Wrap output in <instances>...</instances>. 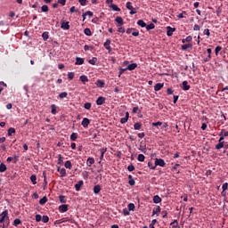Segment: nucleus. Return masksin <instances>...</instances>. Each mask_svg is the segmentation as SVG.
Listing matches in <instances>:
<instances>
[{"instance_id":"0e129e2a","label":"nucleus","mask_w":228,"mask_h":228,"mask_svg":"<svg viewBox=\"0 0 228 228\" xmlns=\"http://www.w3.org/2000/svg\"><path fill=\"white\" fill-rule=\"evenodd\" d=\"M127 170H128V172H133L134 170V165H129L127 167Z\"/></svg>"},{"instance_id":"2eb2a0df","label":"nucleus","mask_w":228,"mask_h":228,"mask_svg":"<svg viewBox=\"0 0 228 228\" xmlns=\"http://www.w3.org/2000/svg\"><path fill=\"white\" fill-rule=\"evenodd\" d=\"M57 172H60L61 177H66L67 176V170L65 168H57Z\"/></svg>"},{"instance_id":"79ce46f5","label":"nucleus","mask_w":228,"mask_h":228,"mask_svg":"<svg viewBox=\"0 0 228 228\" xmlns=\"http://www.w3.org/2000/svg\"><path fill=\"white\" fill-rule=\"evenodd\" d=\"M47 203V197H43L40 200H39V204L41 206H44V204H46Z\"/></svg>"},{"instance_id":"20e7f679","label":"nucleus","mask_w":228,"mask_h":228,"mask_svg":"<svg viewBox=\"0 0 228 228\" xmlns=\"http://www.w3.org/2000/svg\"><path fill=\"white\" fill-rule=\"evenodd\" d=\"M104 102H106V98L104 96H100L96 100L97 106H102V104H104Z\"/></svg>"},{"instance_id":"680f3d73","label":"nucleus","mask_w":228,"mask_h":228,"mask_svg":"<svg viewBox=\"0 0 228 228\" xmlns=\"http://www.w3.org/2000/svg\"><path fill=\"white\" fill-rule=\"evenodd\" d=\"M68 78H69V80L74 79V72H69V73H68Z\"/></svg>"},{"instance_id":"9b49d317","label":"nucleus","mask_w":228,"mask_h":228,"mask_svg":"<svg viewBox=\"0 0 228 228\" xmlns=\"http://www.w3.org/2000/svg\"><path fill=\"white\" fill-rule=\"evenodd\" d=\"M110 44H111V40L110 39H107L106 42L103 44V46L105 47V49H107V51H109V53H110L111 51Z\"/></svg>"},{"instance_id":"5fc2aeb1","label":"nucleus","mask_w":228,"mask_h":228,"mask_svg":"<svg viewBox=\"0 0 228 228\" xmlns=\"http://www.w3.org/2000/svg\"><path fill=\"white\" fill-rule=\"evenodd\" d=\"M42 222H43V224H47V222H49V216H43Z\"/></svg>"},{"instance_id":"f3484780","label":"nucleus","mask_w":228,"mask_h":228,"mask_svg":"<svg viewBox=\"0 0 228 228\" xmlns=\"http://www.w3.org/2000/svg\"><path fill=\"white\" fill-rule=\"evenodd\" d=\"M212 52H213V50H211V48L207 49V53L208 55L206 59H204L205 62L211 61V53Z\"/></svg>"},{"instance_id":"864d4df0","label":"nucleus","mask_w":228,"mask_h":228,"mask_svg":"<svg viewBox=\"0 0 228 228\" xmlns=\"http://www.w3.org/2000/svg\"><path fill=\"white\" fill-rule=\"evenodd\" d=\"M85 110H90L92 108V103L91 102H86L84 104Z\"/></svg>"},{"instance_id":"8fccbe9b","label":"nucleus","mask_w":228,"mask_h":228,"mask_svg":"<svg viewBox=\"0 0 228 228\" xmlns=\"http://www.w3.org/2000/svg\"><path fill=\"white\" fill-rule=\"evenodd\" d=\"M69 94L67 92H62L59 94L60 99H65Z\"/></svg>"},{"instance_id":"4d7b16f0","label":"nucleus","mask_w":228,"mask_h":228,"mask_svg":"<svg viewBox=\"0 0 228 228\" xmlns=\"http://www.w3.org/2000/svg\"><path fill=\"white\" fill-rule=\"evenodd\" d=\"M123 215H124V216H129V215H131V213L129 212V210H127V208H124Z\"/></svg>"},{"instance_id":"f257e3e1","label":"nucleus","mask_w":228,"mask_h":228,"mask_svg":"<svg viewBox=\"0 0 228 228\" xmlns=\"http://www.w3.org/2000/svg\"><path fill=\"white\" fill-rule=\"evenodd\" d=\"M10 216H8V210H4L0 214V224L9 222Z\"/></svg>"},{"instance_id":"bb28decb","label":"nucleus","mask_w":228,"mask_h":228,"mask_svg":"<svg viewBox=\"0 0 228 228\" xmlns=\"http://www.w3.org/2000/svg\"><path fill=\"white\" fill-rule=\"evenodd\" d=\"M12 225H14V227H17L18 225H22V221L19 218H16L13 221Z\"/></svg>"},{"instance_id":"f704fd0d","label":"nucleus","mask_w":228,"mask_h":228,"mask_svg":"<svg viewBox=\"0 0 228 228\" xmlns=\"http://www.w3.org/2000/svg\"><path fill=\"white\" fill-rule=\"evenodd\" d=\"M110 8L114 11V12H120V8L115 4H111Z\"/></svg>"},{"instance_id":"7c9ffc66","label":"nucleus","mask_w":228,"mask_h":228,"mask_svg":"<svg viewBox=\"0 0 228 228\" xmlns=\"http://www.w3.org/2000/svg\"><path fill=\"white\" fill-rule=\"evenodd\" d=\"M170 226L171 228H181L179 227V223L177 222V220H174V222L170 224Z\"/></svg>"},{"instance_id":"b1692460","label":"nucleus","mask_w":228,"mask_h":228,"mask_svg":"<svg viewBox=\"0 0 228 228\" xmlns=\"http://www.w3.org/2000/svg\"><path fill=\"white\" fill-rule=\"evenodd\" d=\"M94 163H95V159L94 158L89 157L86 162L87 167H92Z\"/></svg>"},{"instance_id":"423d86ee","label":"nucleus","mask_w":228,"mask_h":228,"mask_svg":"<svg viewBox=\"0 0 228 228\" xmlns=\"http://www.w3.org/2000/svg\"><path fill=\"white\" fill-rule=\"evenodd\" d=\"M174 31H175V28H172L170 26L167 27V36L172 37L174 35Z\"/></svg>"},{"instance_id":"09e8293b","label":"nucleus","mask_w":228,"mask_h":228,"mask_svg":"<svg viewBox=\"0 0 228 228\" xmlns=\"http://www.w3.org/2000/svg\"><path fill=\"white\" fill-rule=\"evenodd\" d=\"M0 172H6V165L4 163L0 164Z\"/></svg>"},{"instance_id":"a211bd4d","label":"nucleus","mask_w":228,"mask_h":228,"mask_svg":"<svg viewBox=\"0 0 228 228\" xmlns=\"http://www.w3.org/2000/svg\"><path fill=\"white\" fill-rule=\"evenodd\" d=\"M79 80L83 83V85H86V83H88V77H86V75H82L79 77Z\"/></svg>"},{"instance_id":"dca6fc26","label":"nucleus","mask_w":228,"mask_h":228,"mask_svg":"<svg viewBox=\"0 0 228 228\" xmlns=\"http://www.w3.org/2000/svg\"><path fill=\"white\" fill-rule=\"evenodd\" d=\"M61 29H70V25L69 21H62L61 25Z\"/></svg>"},{"instance_id":"a19ab883","label":"nucleus","mask_w":228,"mask_h":228,"mask_svg":"<svg viewBox=\"0 0 228 228\" xmlns=\"http://www.w3.org/2000/svg\"><path fill=\"white\" fill-rule=\"evenodd\" d=\"M88 63H90V65H95V63H97V57H93L88 61Z\"/></svg>"},{"instance_id":"4c0bfd02","label":"nucleus","mask_w":228,"mask_h":228,"mask_svg":"<svg viewBox=\"0 0 228 228\" xmlns=\"http://www.w3.org/2000/svg\"><path fill=\"white\" fill-rule=\"evenodd\" d=\"M224 142H218L216 145V149L217 150V151H220V149H224Z\"/></svg>"},{"instance_id":"bf43d9fd","label":"nucleus","mask_w":228,"mask_h":228,"mask_svg":"<svg viewBox=\"0 0 228 228\" xmlns=\"http://www.w3.org/2000/svg\"><path fill=\"white\" fill-rule=\"evenodd\" d=\"M36 222H42V216L40 214L36 215Z\"/></svg>"},{"instance_id":"6ab92c4d","label":"nucleus","mask_w":228,"mask_h":228,"mask_svg":"<svg viewBox=\"0 0 228 228\" xmlns=\"http://www.w3.org/2000/svg\"><path fill=\"white\" fill-rule=\"evenodd\" d=\"M51 110L52 115H56V113H58V106H56V104H52Z\"/></svg>"},{"instance_id":"5701e85b","label":"nucleus","mask_w":228,"mask_h":228,"mask_svg":"<svg viewBox=\"0 0 228 228\" xmlns=\"http://www.w3.org/2000/svg\"><path fill=\"white\" fill-rule=\"evenodd\" d=\"M158 213H161V207L159 206H157L155 208H153L152 216H154V215H158Z\"/></svg>"},{"instance_id":"9d476101","label":"nucleus","mask_w":228,"mask_h":228,"mask_svg":"<svg viewBox=\"0 0 228 228\" xmlns=\"http://www.w3.org/2000/svg\"><path fill=\"white\" fill-rule=\"evenodd\" d=\"M190 88H191V86H190V85H188V81L184 80L182 83V90H184L185 92L190 90Z\"/></svg>"},{"instance_id":"6e6d98bb","label":"nucleus","mask_w":228,"mask_h":228,"mask_svg":"<svg viewBox=\"0 0 228 228\" xmlns=\"http://www.w3.org/2000/svg\"><path fill=\"white\" fill-rule=\"evenodd\" d=\"M222 51V46L218 45L215 49L216 56H218V53Z\"/></svg>"},{"instance_id":"37998d69","label":"nucleus","mask_w":228,"mask_h":228,"mask_svg":"<svg viewBox=\"0 0 228 228\" xmlns=\"http://www.w3.org/2000/svg\"><path fill=\"white\" fill-rule=\"evenodd\" d=\"M154 28H156V25H154V23H151L149 25H146L147 31H151V29H154Z\"/></svg>"},{"instance_id":"ddd939ff","label":"nucleus","mask_w":228,"mask_h":228,"mask_svg":"<svg viewBox=\"0 0 228 228\" xmlns=\"http://www.w3.org/2000/svg\"><path fill=\"white\" fill-rule=\"evenodd\" d=\"M163 86H165L164 83H158L154 86V90L155 92H159V90H161V88H163Z\"/></svg>"},{"instance_id":"49530a36","label":"nucleus","mask_w":228,"mask_h":228,"mask_svg":"<svg viewBox=\"0 0 228 228\" xmlns=\"http://www.w3.org/2000/svg\"><path fill=\"white\" fill-rule=\"evenodd\" d=\"M30 181H31L32 184H37V175H32L30 176Z\"/></svg>"},{"instance_id":"c85d7f7f","label":"nucleus","mask_w":228,"mask_h":228,"mask_svg":"<svg viewBox=\"0 0 228 228\" xmlns=\"http://www.w3.org/2000/svg\"><path fill=\"white\" fill-rule=\"evenodd\" d=\"M137 25L140 26L141 28H146L147 27V23H145V21H143V20H139L137 21Z\"/></svg>"},{"instance_id":"774afa93","label":"nucleus","mask_w":228,"mask_h":228,"mask_svg":"<svg viewBox=\"0 0 228 228\" xmlns=\"http://www.w3.org/2000/svg\"><path fill=\"white\" fill-rule=\"evenodd\" d=\"M228 188V183H224L222 186V189H223V191H225Z\"/></svg>"},{"instance_id":"473e14b6","label":"nucleus","mask_w":228,"mask_h":228,"mask_svg":"<svg viewBox=\"0 0 228 228\" xmlns=\"http://www.w3.org/2000/svg\"><path fill=\"white\" fill-rule=\"evenodd\" d=\"M84 33L86 37H92V30L89 28H85Z\"/></svg>"},{"instance_id":"f03ea898","label":"nucleus","mask_w":228,"mask_h":228,"mask_svg":"<svg viewBox=\"0 0 228 228\" xmlns=\"http://www.w3.org/2000/svg\"><path fill=\"white\" fill-rule=\"evenodd\" d=\"M155 167H167V163L163 159H155Z\"/></svg>"},{"instance_id":"de8ad7c7","label":"nucleus","mask_w":228,"mask_h":228,"mask_svg":"<svg viewBox=\"0 0 228 228\" xmlns=\"http://www.w3.org/2000/svg\"><path fill=\"white\" fill-rule=\"evenodd\" d=\"M138 161L143 162L145 161V155L143 154H139L137 157Z\"/></svg>"},{"instance_id":"2f4dec72","label":"nucleus","mask_w":228,"mask_h":228,"mask_svg":"<svg viewBox=\"0 0 228 228\" xmlns=\"http://www.w3.org/2000/svg\"><path fill=\"white\" fill-rule=\"evenodd\" d=\"M153 202L154 204H159V202H161V197L156 195L153 197Z\"/></svg>"},{"instance_id":"13d9d810","label":"nucleus","mask_w":228,"mask_h":228,"mask_svg":"<svg viewBox=\"0 0 228 228\" xmlns=\"http://www.w3.org/2000/svg\"><path fill=\"white\" fill-rule=\"evenodd\" d=\"M220 133L224 138L228 136V131H225V129H222Z\"/></svg>"},{"instance_id":"a878e982","label":"nucleus","mask_w":228,"mask_h":228,"mask_svg":"<svg viewBox=\"0 0 228 228\" xmlns=\"http://www.w3.org/2000/svg\"><path fill=\"white\" fill-rule=\"evenodd\" d=\"M94 193L95 195L101 193V185L97 184L94 187Z\"/></svg>"},{"instance_id":"ea45409f","label":"nucleus","mask_w":228,"mask_h":228,"mask_svg":"<svg viewBox=\"0 0 228 228\" xmlns=\"http://www.w3.org/2000/svg\"><path fill=\"white\" fill-rule=\"evenodd\" d=\"M127 208H128V211H134L136 207L134 206V203H129Z\"/></svg>"},{"instance_id":"412c9836","label":"nucleus","mask_w":228,"mask_h":228,"mask_svg":"<svg viewBox=\"0 0 228 228\" xmlns=\"http://www.w3.org/2000/svg\"><path fill=\"white\" fill-rule=\"evenodd\" d=\"M127 120H129V113L126 112L125 118H122L120 119V124H126L127 122Z\"/></svg>"},{"instance_id":"58836bf2","label":"nucleus","mask_w":228,"mask_h":228,"mask_svg":"<svg viewBox=\"0 0 228 228\" xmlns=\"http://www.w3.org/2000/svg\"><path fill=\"white\" fill-rule=\"evenodd\" d=\"M42 38H43V40H45V42L46 40H49V32H44V33L42 34Z\"/></svg>"},{"instance_id":"052dcab7","label":"nucleus","mask_w":228,"mask_h":228,"mask_svg":"<svg viewBox=\"0 0 228 228\" xmlns=\"http://www.w3.org/2000/svg\"><path fill=\"white\" fill-rule=\"evenodd\" d=\"M148 167L151 170H156V166H153L152 162H148Z\"/></svg>"},{"instance_id":"338daca9","label":"nucleus","mask_w":228,"mask_h":228,"mask_svg":"<svg viewBox=\"0 0 228 228\" xmlns=\"http://www.w3.org/2000/svg\"><path fill=\"white\" fill-rule=\"evenodd\" d=\"M167 95H172L174 94V90H172V88H167Z\"/></svg>"},{"instance_id":"1a4fd4ad","label":"nucleus","mask_w":228,"mask_h":228,"mask_svg":"<svg viewBox=\"0 0 228 228\" xmlns=\"http://www.w3.org/2000/svg\"><path fill=\"white\" fill-rule=\"evenodd\" d=\"M83 184H85L83 180L78 181L77 183L75 184L76 191H81V187L83 186Z\"/></svg>"},{"instance_id":"a18cd8bd","label":"nucleus","mask_w":228,"mask_h":228,"mask_svg":"<svg viewBox=\"0 0 228 228\" xmlns=\"http://www.w3.org/2000/svg\"><path fill=\"white\" fill-rule=\"evenodd\" d=\"M152 127H159L160 126H163V122L158 121L155 123H151Z\"/></svg>"},{"instance_id":"6e6552de","label":"nucleus","mask_w":228,"mask_h":228,"mask_svg":"<svg viewBox=\"0 0 228 228\" xmlns=\"http://www.w3.org/2000/svg\"><path fill=\"white\" fill-rule=\"evenodd\" d=\"M59 211L60 213H67V211H69V205H61L59 207Z\"/></svg>"},{"instance_id":"c03bdc74","label":"nucleus","mask_w":228,"mask_h":228,"mask_svg":"<svg viewBox=\"0 0 228 228\" xmlns=\"http://www.w3.org/2000/svg\"><path fill=\"white\" fill-rule=\"evenodd\" d=\"M59 200L61 204H67V200H65V196L60 195Z\"/></svg>"},{"instance_id":"c9c22d12","label":"nucleus","mask_w":228,"mask_h":228,"mask_svg":"<svg viewBox=\"0 0 228 228\" xmlns=\"http://www.w3.org/2000/svg\"><path fill=\"white\" fill-rule=\"evenodd\" d=\"M7 134H8V136H12V134H15V128L10 127V128L8 129Z\"/></svg>"},{"instance_id":"72a5a7b5","label":"nucleus","mask_w":228,"mask_h":228,"mask_svg":"<svg viewBox=\"0 0 228 228\" xmlns=\"http://www.w3.org/2000/svg\"><path fill=\"white\" fill-rule=\"evenodd\" d=\"M41 12H43V13H47V12H49V6H47V5H42V7H41Z\"/></svg>"},{"instance_id":"39448f33","label":"nucleus","mask_w":228,"mask_h":228,"mask_svg":"<svg viewBox=\"0 0 228 228\" xmlns=\"http://www.w3.org/2000/svg\"><path fill=\"white\" fill-rule=\"evenodd\" d=\"M115 21L118 23L117 25L118 28L124 26V19H122V17L120 16L116 17Z\"/></svg>"},{"instance_id":"e433bc0d","label":"nucleus","mask_w":228,"mask_h":228,"mask_svg":"<svg viewBox=\"0 0 228 228\" xmlns=\"http://www.w3.org/2000/svg\"><path fill=\"white\" fill-rule=\"evenodd\" d=\"M69 138H70L71 142H76V140H77V134L72 133Z\"/></svg>"},{"instance_id":"393cba45","label":"nucleus","mask_w":228,"mask_h":228,"mask_svg":"<svg viewBox=\"0 0 228 228\" xmlns=\"http://www.w3.org/2000/svg\"><path fill=\"white\" fill-rule=\"evenodd\" d=\"M193 45L191 44H185L182 45V51H186L187 49H191Z\"/></svg>"},{"instance_id":"69168bd1","label":"nucleus","mask_w":228,"mask_h":228,"mask_svg":"<svg viewBox=\"0 0 228 228\" xmlns=\"http://www.w3.org/2000/svg\"><path fill=\"white\" fill-rule=\"evenodd\" d=\"M84 15H88L89 17H94V12H92V11H87L86 12L84 13Z\"/></svg>"},{"instance_id":"cd10ccee","label":"nucleus","mask_w":228,"mask_h":228,"mask_svg":"<svg viewBox=\"0 0 228 228\" xmlns=\"http://www.w3.org/2000/svg\"><path fill=\"white\" fill-rule=\"evenodd\" d=\"M134 129L135 131H140V129H142V123H140V122L134 123Z\"/></svg>"},{"instance_id":"4be33fe9","label":"nucleus","mask_w":228,"mask_h":228,"mask_svg":"<svg viewBox=\"0 0 228 228\" xmlns=\"http://www.w3.org/2000/svg\"><path fill=\"white\" fill-rule=\"evenodd\" d=\"M83 63H85V59L80 57L76 58L75 65H83Z\"/></svg>"},{"instance_id":"aec40b11","label":"nucleus","mask_w":228,"mask_h":228,"mask_svg":"<svg viewBox=\"0 0 228 228\" xmlns=\"http://www.w3.org/2000/svg\"><path fill=\"white\" fill-rule=\"evenodd\" d=\"M138 67V64L136 63H132L129 64L126 68V70H134V69H136Z\"/></svg>"},{"instance_id":"f8f14e48","label":"nucleus","mask_w":228,"mask_h":228,"mask_svg":"<svg viewBox=\"0 0 228 228\" xmlns=\"http://www.w3.org/2000/svg\"><path fill=\"white\" fill-rule=\"evenodd\" d=\"M107 151H108V148L100 149V152H101L100 159H101V161H102L104 159V154H106Z\"/></svg>"},{"instance_id":"0eeeda50","label":"nucleus","mask_w":228,"mask_h":228,"mask_svg":"<svg viewBox=\"0 0 228 228\" xmlns=\"http://www.w3.org/2000/svg\"><path fill=\"white\" fill-rule=\"evenodd\" d=\"M81 126L86 128L88 127V126H90V119L88 118H84L81 122Z\"/></svg>"},{"instance_id":"3c124183","label":"nucleus","mask_w":228,"mask_h":228,"mask_svg":"<svg viewBox=\"0 0 228 228\" xmlns=\"http://www.w3.org/2000/svg\"><path fill=\"white\" fill-rule=\"evenodd\" d=\"M161 126H161V129H162L163 131H167V130H168V124H167V123H162Z\"/></svg>"},{"instance_id":"7ed1b4c3","label":"nucleus","mask_w":228,"mask_h":228,"mask_svg":"<svg viewBox=\"0 0 228 228\" xmlns=\"http://www.w3.org/2000/svg\"><path fill=\"white\" fill-rule=\"evenodd\" d=\"M126 9L130 10V15H134V13H136V9H134V7H133L131 2H127L126 3Z\"/></svg>"},{"instance_id":"603ef678","label":"nucleus","mask_w":228,"mask_h":228,"mask_svg":"<svg viewBox=\"0 0 228 228\" xmlns=\"http://www.w3.org/2000/svg\"><path fill=\"white\" fill-rule=\"evenodd\" d=\"M58 164L59 165H62L63 164V157L61 156V154L58 155Z\"/></svg>"},{"instance_id":"4468645a","label":"nucleus","mask_w":228,"mask_h":228,"mask_svg":"<svg viewBox=\"0 0 228 228\" xmlns=\"http://www.w3.org/2000/svg\"><path fill=\"white\" fill-rule=\"evenodd\" d=\"M106 83H104V80L102 79H98L96 81V86H98V88H104Z\"/></svg>"},{"instance_id":"e2e57ef3","label":"nucleus","mask_w":228,"mask_h":228,"mask_svg":"<svg viewBox=\"0 0 228 228\" xmlns=\"http://www.w3.org/2000/svg\"><path fill=\"white\" fill-rule=\"evenodd\" d=\"M204 35H207V37H210L211 36V33L209 32V28H206L204 31H203Z\"/></svg>"},{"instance_id":"c756f323","label":"nucleus","mask_w":228,"mask_h":228,"mask_svg":"<svg viewBox=\"0 0 228 228\" xmlns=\"http://www.w3.org/2000/svg\"><path fill=\"white\" fill-rule=\"evenodd\" d=\"M64 167H65V168L71 170L72 169V162H70V160L66 161L64 164Z\"/></svg>"}]
</instances>
